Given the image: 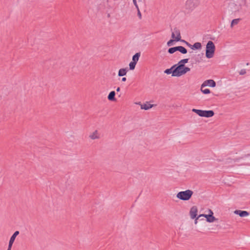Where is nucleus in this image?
Returning <instances> with one entry per match:
<instances>
[{
  "instance_id": "19",
  "label": "nucleus",
  "mask_w": 250,
  "mask_h": 250,
  "mask_svg": "<svg viewBox=\"0 0 250 250\" xmlns=\"http://www.w3.org/2000/svg\"><path fill=\"white\" fill-rule=\"evenodd\" d=\"M202 47V45L200 42H195L193 45H192V49H200Z\"/></svg>"
},
{
  "instance_id": "18",
  "label": "nucleus",
  "mask_w": 250,
  "mask_h": 250,
  "mask_svg": "<svg viewBox=\"0 0 250 250\" xmlns=\"http://www.w3.org/2000/svg\"><path fill=\"white\" fill-rule=\"evenodd\" d=\"M89 138L91 139L95 140L99 138V136L98 134L97 130H95L91 134L89 135Z\"/></svg>"
},
{
  "instance_id": "37",
  "label": "nucleus",
  "mask_w": 250,
  "mask_h": 250,
  "mask_svg": "<svg viewBox=\"0 0 250 250\" xmlns=\"http://www.w3.org/2000/svg\"><path fill=\"white\" fill-rule=\"evenodd\" d=\"M249 63H247V65H249Z\"/></svg>"
},
{
  "instance_id": "10",
  "label": "nucleus",
  "mask_w": 250,
  "mask_h": 250,
  "mask_svg": "<svg viewBox=\"0 0 250 250\" xmlns=\"http://www.w3.org/2000/svg\"><path fill=\"white\" fill-rule=\"evenodd\" d=\"M19 231L17 230L12 235L9 242L8 248L11 249L13 244L15 240V238L17 237V236L19 234Z\"/></svg>"
},
{
  "instance_id": "21",
  "label": "nucleus",
  "mask_w": 250,
  "mask_h": 250,
  "mask_svg": "<svg viewBox=\"0 0 250 250\" xmlns=\"http://www.w3.org/2000/svg\"><path fill=\"white\" fill-rule=\"evenodd\" d=\"M133 3L134 4V5L135 6L136 8H137V11H138V16L139 17L140 19L141 18V13L140 11V10H139V7H138V5L137 3V1H136V0H133Z\"/></svg>"
},
{
  "instance_id": "14",
  "label": "nucleus",
  "mask_w": 250,
  "mask_h": 250,
  "mask_svg": "<svg viewBox=\"0 0 250 250\" xmlns=\"http://www.w3.org/2000/svg\"><path fill=\"white\" fill-rule=\"evenodd\" d=\"M115 92L114 91H111L108 95L107 98L108 100L111 101H115L116 100L115 98Z\"/></svg>"
},
{
  "instance_id": "22",
  "label": "nucleus",
  "mask_w": 250,
  "mask_h": 250,
  "mask_svg": "<svg viewBox=\"0 0 250 250\" xmlns=\"http://www.w3.org/2000/svg\"><path fill=\"white\" fill-rule=\"evenodd\" d=\"M204 87H202V84L201 86V90L204 94H208L210 93V91L209 89L206 88V89H203Z\"/></svg>"
},
{
  "instance_id": "32",
  "label": "nucleus",
  "mask_w": 250,
  "mask_h": 250,
  "mask_svg": "<svg viewBox=\"0 0 250 250\" xmlns=\"http://www.w3.org/2000/svg\"><path fill=\"white\" fill-rule=\"evenodd\" d=\"M117 92H119L120 91V88L119 87H117L116 89Z\"/></svg>"
},
{
  "instance_id": "33",
  "label": "nucleus",
  "mask_w": 250,
  "mask_h": 250,
  "mask_svg": "<svg viewBox=\"0 0 250 250\" xmlns=\"http://www.w3.org/2000/svg\"><path fill=\"white\" fill-rule=\"evenodd\" d=\"M180 41H181V42H183L184 43H185V42H186V41L183 40H181H181Z\"/></svg>"
},
{
  "instance_id": "36",
  "label": "nucleus",
  "mask_w": 250,
  "mask_h": 250,
  "mask_svg": "<svg viewBox=\"0 0 250 250\" xmlns=\"http://www.w3.org/2000/svg\"><path fill=\"white\" fill-rule=\"evenodd\" d=\"M108 17H110V15L109 14H108Z\"/></svg>"
},
{
  "instance_id": "12",
  "label": "nucleus",
  "mask_w": 250,
  "mask_h": 250,
  "mask_svg": "<svg viewBox=\"0 0 250 250\" xmlns=\"http://www.w3.org/2000/svg\"><path fill=\"white\" fill-rule=\"evenodd\" d=\"M173 32L174 34L177 35L174 41L176 42H178L181 40V36L180 34V30L178 29L177 27H175L173 29Z\"/></svg>"
},
{
  "instance_id": "30",
  "label": "nucleus",
  "mask_w": 250,
  "mask_h": 250,
  "mask_svg": "<svg viewBox=\"0 0 250 250\" xmlns=\"http://www.w3.org/2000/svg\"><path fill=\"white\" fill-rule=\"evenodd\" d=\"M126 81V78L125 77H123L122 79V82H125Z\"/></svg>"
},
{
  "instance_id": "9",
  "label": "nucleus",
  "mask_w": 250,
  "mask_h": 250,
  "mask_svg": "<svg viewBox=\"0 0 250 250\" xmlns=\"http://www.w3.org/2000/svg\"><path fill=\"white\" fill-rule=\"evenodd\" d=\"M197 208L196 206H193L190 210V216L191 219H194L197 215Z\"/></svg>"
},
{
  "instance_id": "34",
  "label": "nucleus",
  "mask_w": 250,
  "mask_h": 250,
  "mask_svg": "<svg viewBox=\"0 0 250 250\" xmlns=\"http://www.w3.org/2000/svg\"><path fill=\"white\" fill-rule=\"evenodd\" d=\"M238 160V159H236L235 160H234V162H237Z\"/></svg>"
},
{
  "instance_id": "15",
  "label": "nucleus",
  "mask_w": 250,
  "mask_h": 250,
  "mask_svg": "<svg viewBox=\"0 0 250 250\" xmlns=\"http://www.w3.org/2000/svg\"><path fill=\"white\" fill-rule=\"evenodd\" d=\"M138 104L141 105V109H145V110H148V109L151 108V107H152L153 106V104H141L140 102Z\"/></svg>"
},
{
  "instance_id": "5",
  "label": "nucleus",
  "mask_w": 250,
  "mask_h": 250,
  "mask_svg": "<svg viewBox=\"0 0 250 250\" xmlns=\"http://www.w3.org/2000/svg\"><path fill=\"white\" fill-rule=\"evenodd\" d=\"M176 51H179L181 53L183 54H186L188 52L187 49L182 46H177L171 47L169 48L167 51L168 53L170 54H173Z\"/></svg>"
},
{
  "instance_id": "24",
  "label": "nucleus",
  "mask_w": 250,
  "mask_h": 250,
  "mask_svg": "<svg viewBox=\"0 0 250 250\" xmlns=\"http://www.w3.org/2000/svg\"><path fill=\"white\" fill-rule=\"evenodd\" d=\"M136 63H135V62H133L132 61H131L129 64V69L130 70H134L135 69V66H136Z\"/></svg>"
},
{
  "instance_id": "13",
  "label": "nucleus",
  "mask_w": 250,
  "mask_h": 250,
  "mask_svg": "<svg viewBox=\"0 0 250 250\" xmlns=\"http://www.w3.org/2000/svg\"><path fill=\"white\" fill-rule=\"evenodd\" d=\"M128 70V69L127 67L125 68H121V69H119V70L118 71V76L122 77V76H125L126 74V73H127Z\"/></svg>"
},
{
  "instance_id": "29",
  "label": "nucleus",
  "mask_w": 250,
  "mask_h": 250,
  "mask_svg": "<svg viewBox=\"0 0 250 250\" xmlns=\"http://www.w3.org/2000/svg\"><path fill=\"white\" fill-rule=\"evenodd\" d=\"M176 37H175V34H174V32H172V34H171V38H172V39H175V38H176Z\"/></svg>"
},
{
  "instance_id": "7",
  "label": "nucleus",
  "mask_w": 250,
  "mask_h": 250,
  "mask_svg": "<svg viewBox=\"0 0 250 250\" xmlns=\"http://www.w3.org/2000/svg\"><path fill=\"white\" fill-rule=\"evenodd\" d=\"M208 211L209 212L208 214H200L198 216V218H200L201 217H205L207 219V221L209 223H212L217 220V219L213 216V211L210 209H208Z\"/></svg>"
},
{
  "instance_id": "28",
  "label": "nucleus",
  "mask_w": 250,
  "mask_h": 250,
  "mask_svg": "<svg viewBox=\"0 0 250 250\" xmlns=\"http://www.w3.org/2000/svg\"><path fill=\"white\" fill-rule=\"evenodd\" d=\"M185 43L189 47H190L191 49V47H192V45L191 44H190L189 42H185Z\"/></svg>"
},
{
  "instance_id": "20",
  "label": "nucleus",
  "mask_w": 250,
  "mask_h": 250,
  "mask_svg": "<svg viewBox=\"0 0 250 250\" xmlns=\"http://www.w3.org/2000/svg\"><path fill=\"white\" fill-rule=\"evenodd\" d=\"M174 67H173V66L168 69H167L165 70L164 73L167 74H172V76H173V73L174 72Z\"/></svg>"
},
{
  "instance_id": "8",
  "label": "nucleus",
  "mask_w": 250,
  "mask_h": 250,
  "mask_svg": "<svg viewBox=\"0 0 250 250\" xmlns=\"http://www.w3.org/2000/svg\"><path fill=\"white\" fill-rule=\"evenodd\" d=\"M207 85H208L209 86H210L212 87H214L216 86V83L213 80H208L205 81L202 83V87H205Z\"/></svg>"
},
{
  "instance_id": "26",
  "label": "nucleus",
  "mask_w": 250,
  "mask_h": 250,
  "mask_svg": "<svg viewBox=\"0 0 250 250\" xmlns=\"http://www.w3.org/2000/svg\"><path fill=\"white\" fill-rule=\"evenodd\" d=\"M189 59H184L180 61L181 63H183L184 64H186L188 62Z\"/></svg>"
},
{
  "instance_id": "11",
  "label": "nucleus",
  "mask_w": 250,
  "mask_h": 250,
  "mask_svg": "<svg viewBox=\"0 0 250 250\" xmlns=\"http://www.w3.org/2000/svg\"><path fill=\"white\" fill-rule=\"evenodd\" d=\"M234 212L241 217H246L249 215V212L245 210H236Z\"/></svg>"
},
{
  "instance_id": "35",
  "label": "nucleus",
  "mask_w": 250,
  "mask_h": 250,
  "mask_svg": "<svg viewBox=\"0 0 250 250\" xmlns=\"http://www.w3.org/2000/svg\"><path fill=\"white\" fill-rule=\"evenodd\" d=\"M7 250H11V249L10 248H8V249Z\"/></svg>"
},
{
  "instance_id": "4",
  "label": "nucleus",
  "mask_w": 250,
  "mask_h": 250,
  "mask_svg": "<svg viewBox=\"0 0 250 250\" xmlns=\"http://www.w3.org/2000/svg\"><path fill=\"white\" fill-rule=\"evenodd\" d=\"M200 4L199 0H187L186 3V8L189 11H192Z\"/></svg>"
},
{
  "instance_id": "6",
  "label": "nucleus",
  "mask_w": 250,
  "mask_h": 250,
  "mask_svg": "<svg viewBox=\"0 0 250 250\" xmlns=\"http://www.w3.org/2000/svg\"><path fill=\"white\" fill-rule=\"evenodd\" d=\"M185 66V64L181 63L180 61L177 64L173 65V67H174V69L173 73V77H177L180 73V71L183 70Z\"/></svg>"
},
{
  "instance_id": "2",
  "label": "nucleus",
  "mask_w": 250,
  "mask_h": 250,
  "mask_svg": "<svg viewBox=\"0 0 250 250\" xmlns=\"http://www.w3.org/2000/svg\"><path fill=\"white\" fill-rule=\"evenodd\" d=\"M215 50V46L214 43L209 41L207 42L206 49V56L208 59L212 58Z\"/></svg>"
},
{
  "instance_id": "31",
  "label": "nucleus",
  "mask_w": 250,
  "mask_h": 250,
  "mask_svg": "<svg viewBox=\"0 0 250 250\" xmlns=\"http://www.w3.org/2000/svg\"><path fill=\"white\" fill-rule=\"evenodd\" d=\"M200 218H198V217L197 218H196L195 220V224H196L197 223V219H199Z\"/></svg>"
},
{
  "instance_id": "3",
  "label": "nucleus",
  "mask_w": 250,
  "mask_h": 250,
  "mask_svg": "<svg viewBox=\"0 0 250 250\" xmlns=\"http://www.w3.org/2000/svg\"><path fill=\"white\" fill-rule=\"evenodd\" d=\"M192 111L200 117L209 118L213 116L214 115V112L213 110H202L193 108L192 109Z\"/></svg>"
},
{
  "instance_id": "23",
  "label": "nucleus",
  "mask_w": 250,
  "mask_h": 250,
  "mask_svg": "<svg viewBox=\"0 0 250 250\" xmlns=\"http://www.w3.org/2000/svg\"><path fill=\"white\" fill-rule=\"evenodd\" d=\"M240 19H234L231 21V27H233L234 25H236L238 23L239 21H240Z\"/></svg>"
},
{
  "instance_id": "17",
  "label": "nucleus",
  "mask_w": 250,
  "mask_h": 250,
  "mask_svg": "<svg viewBox=\"0 0 250 250\" xmlns=\"http://www.w3.org/2000/svg\"><path fill=\"white\" fill-rule=\"evenodd\" d=\"M190 70V68L185 66L183 70H181V71H180L181 72L177 77H180L186 74L188 72H189Z\"/></svg>"
},
{
  "instance_id": "25",
  "label": "nucleus",
  "mask_w": 250,
  "mask_h": 250,
  "mask_svg": "<svg viewBox=\"0 0 250 250\" xmlns=\"http://www.w3.org/2000/svg\"><path fill=\"white\" fill-rule=\"evenodd\" d=\"M174 40L171 39L168 41L167 42V45L168 46H171L173 45V42H174Z\"/></svg>"
},
{
  "instance_id": "27",
  "label": "nucleus",
  "mask_w": 250,
  "mask_h": 250,
  "mask_svg": "<svg viewBox=\"0 0 250 250\" xmlns=\"http://www.w3.org/2000/svg\"><path fill=\"white\" fill-rule=\"evenodd\" d=\"M246 73V70L245 69H241L239 72V74L241 75H245Z\"/></svg>"
},
{
  "instance_id": "1",
  "label": "nucleus",
  "mask_w": 250,
  "mask_h": 250,
  "mask_svg": "<svg viewBox=\"0 0 250 250\" xmlns=\"http://www.w3.org/2000/svg\"><path fill=\"white\" fill-rule=\"evenodd\" d=\"M193 194V191L187 189L185 191L179 192L176 194V197L181 200L188 201L191 198Z\"/></svg>"
},
{
  "instance_id": "16",
  "label": "nucleus",
  "mask_w": 250,
  "mask_h": 250,
  "mask_svg": "<svg viewBox=\"0 0 250 250\" xmlns=\"http://www.w3.org/2000/svg\"><path fill=\"white\" fill-rule=\"evenodd\" d=\"M141 56V53L138 52L136 53L135 55H134L132 57V62H135V63H137L139 59Z\"/></svg>"
}]
</instances>
